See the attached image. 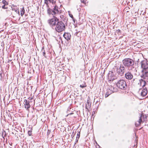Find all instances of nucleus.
<instances>
[{
  "mask_svg": "<svg viewBox=\"0 0 148 148\" xmlns=\"http://www.w3.org/2000/svg\"><path fill=\"white\" fill-rule=\"evenodd\" d=\"M60 8L56 5L54 7L51 9L48 8L47 10V13L49 15H52L53 18L48 20V22L50 26L52 27H55L59 22V19L56 16L59 14Z\"/></svg>",
  "mask_w": 148,
  "mask_h": 148,
  "instance_id": "f257e3e1",
  "label": "nucleus"
},
{
  "mask_svg": "<svg viewBox=\"0 0 148 148\" xmlns=\"http://www.w3.org/2000/svg\"><path fill=\"white\" fill-rule=\"evenodd\" d=\"M123 63L124 66L127 67L129 71H133L136 70L134 66V61L130 58H126L122 61Z\"/></svg>",
  "mask_w": 148,
  "mask_h": 148,
  "instance_id": "f03ea898",
  "label": "nucleus"
},
{
  "mask_svg": "<svg viewBox=\"0 0 148 148\" xmlns=\"http://www.w3.org/2000/svg\"><path fill=\"white\" fill-rule=\"evenodd\" d=\"M65 25L62 21H59L55 27L56 31L60 32L65 30Z\"/></svg>",
  "mask_w": 148,
  "mask_h": 148,
  "instance_id": "7ed1b4c3",
  "label": "nucleus"
},
{
  "mask_svg": "<svg viewBox=\"0 0 148 148\" xmlns=\"http://www.w3.org/2000/svg\"><path fill=\"white\" fill-rule=\"evenodd\" d=\"M116 84L117 86L121 89L124 90L126 88V83L123 79L119 80L117 83Z\"/></svg>",
  "mask_w": 148,
  "mask_h": 148,
  "instance_id": "20e7f679",
  "label": "nucleus"
},
{
  "mask_svg": "<svg viewBox=\"0 0 148 148\" xmlns=\"http://www.w3.org/2000/svg\"><path fill=\"white\" fill-rule=\"evenodd\" d=\"M116 67L117 72L119 74L121 75L124 74L125 71V68L124 65L121 64L119 67Z\"/></svg>",
  "mask_w": 148,
  "mask_h": 148,
  "instance_id": "39448f33",
  "label": "nucleus"
},
{
  "mask_svg": "<svg viewBox=\"0 0 148 148\" xmlns=\"http://www.w3.org/2000/svg\"><path fill=\"white\" fill-rule=\"evenodd\" d=\"M125 77L127 79L131 80L133 79L134 75L131 72L128 71L126 72Z\"/></svg>",
  "mask_w": 148,
  "mask_h": 148,
  "instance_id": "423d86ee",
  "label": "nucleus"
},
{
  "mask_svg": "<svg viewBox=\"0 0 148 148\" xmlns=\"http://www.w3.org/2000/svg\"><path fill=\"white\" fill-rule=\"evenodd\" d=\"M141 73L140 77L143 79H145L146 77H148V69L143 70L142 71Z\"/></svg>",
  "mask_w": 148,
  "mask_h": 148,
  "instance_id": "0eeeda50",
  "label": "nucleus"
},
{
  "mask_svg": "<svg viewBox=\"0 0 148 148\" xmlns=\"http://www.w3.org/2000/svg\"><path fill=\"white\" fill-rule=\"evenodd\" d=\"M108 79L109 81H112L116 79V77L114 75L113 72L110 71L108 74Z\"/></svg>",
  "mask_w": 148,
  "mask_h": 148,
  "instance_id": "6e6552de",
  "label": "nucleus"
},
{
  "mask_svg": "<svg viewBox=\"0 0 148 148\" xmlns=\"http://www.w3.org/2000/svg\"><path fill=\"white\" fill-rule=\"evenodd\" d=\"M139 92H140V94L141 96L145 97L147 93V90L146 88L140 89L139 90Z\"/></svg>",
  "mask_w": 148,
  "mask_h": 148,
  "instance_id": "1a4fd4ad",
  "label": "nucleus"
},
{
  "mask_svg": "<svg viewBox=\"0 0 148 148\" xmlns=\"http://www.w3.org/2000/svg\"><path fill=\"white\" fill-rule=\"evenodd\" d=\"M141 67L143 70L148 69V63L146 61H142L141 62Z\"/></svg>",
  "mask_w": 148,
  "mask_h": 148,
  "instance_id": "9d476101",
  "label": "nucleus"
},
{
  "mask_svg": "<svg viewBox=\"0 0 148 148\" xmlns=\"http://www.w3.org/2000/svg\"><path fill=\"white\" fill-rule=\"evenodd\" d=\"M30 101H27L26 99H25L24 100V104L25 108L27 109V110H29V109L30 107L29 103Z\"/></svg>",
  "mask_w": 148,
  "mask_h": 148,
  "instance_id": "9b49d317",
  "label": "nucleus"
},
{
  "mask_svg": "<svg viewBox=\"0 0 148 148\" xmlns=\"http://www.w3.org/2000/svg\"><path fill=\"white\" fill-rule=\"evenodd\" d=\"M113 89H114L112 87H111L110 88L107 90V91L105 95V97H108L110 95L114 92L112 90Z\"/></svg>",
  "mask_w": 148,
  "mask_h": 148,
  "instance_id": "f8f14e48",
  "label": "nucleus"
},
{
  "mask_svg": "<svg viewBox=\"0 0 148 148\" xmlns=\"http://www.w3.org/2000/svg\"><path fill=\"white\" fill-rule=\"evenodd\" d=\"M140 118L138 121H136L135 123V125L136 126H138L140 125L142 121V117L143 116V114H139Z\"/></svg>",
  "mask_w": 148,
  "mask_h": 148,
  "instance_id": "ddd939ff",
  "label": "nucleus"
},
{
  "mask_svg": "<svg viewBox=\"0 0 148 148\" xmlns=\"http://www.w3.org/2000/svg\"><path fill=\"white\" fill-rule=\"evenodd\" d=\"M49 2L50 3H52L53 4H54L56 3V1L54 0H45V3L47 7V9L48 8H50L48 5Z\"/></svg>",
  "mask_w": 148,
  "mask_h": 148,
  "instance_id": "4468645a",
  "label": "nucleus"
},
{
  "mask_svg": "<svg viewBox=\"0 0 148 148\" xmlns=\"http://www.w3.org/2000/svg\"><path fill=\"white\" fill-rule=\"evenodd\" d=\"M146 84V81L145 80H143L142 79H140L138 84H139L140 86L142 87L145 86Z\"/></svg>",
  "mask_w": 148,
  "mask_h": 148,
  "instance_id": "2eb2a0df",
  "label": "nucleus"
},
{
  "mask_svg": "<svg viewBox=\"0 0 148 148\" xmlns=\"http://www.w3.org/2000/svg\"><path fill=\"white\" fill-rule=\"evenodd\" d=\"M63 36L67 40H69L71 38V35L68 33H64L63 35Z\"/></svg>",
  "mask_w": 148,
  "mask_h": 148,
  "instance_id": "dca6fc26",
  "label": "nucleus"
},
{
  "mask_svg": "<svg viewBox=\"0 0 148 148\" xmlns=\"http://www.w3.org/2000/svg\"><path fill=\"white\" fill-rule=\"evenodd\" d=\"M21 15V16H23L24 14L25 11L24 7H23L22 9H21L20 10Z\"/></svg>",
  "mask_w": 148,
  "mask_h": 148,
  "instance_id": "f3484780",
  "label": "nucleus"
},
{
  "mask_svg": "<svg viewBox=\"0 0 148 148\" xmlns=\"http://www.w3.org/2000/svg\"><path fill=\"white\" fill-rule=\"evenodd\" d=\"M87 104H86V108H89L91 106V103L89 102V101L88 100H87Z\"/></svg>",
  "mask_w": 148,
  "mask_h": 148,
  "instance_id": "a211bd4d",
  "label": "nucleus"
},
{
  "mask_svg": "<svg viewBox=\"0 0 148 148\" xmlns=\"http://www.w3.org/2000/svg\"><path fill=\"white\" fill-rule=\"evenodd\" d=\"M2 137L4 138L6 136L5 132L4 130H3V131H2Z\"/></svg>",
  "mask_w": 148,
  "mask_h": 148,
  "instance_id": "6ab92c4d",
  "label": "nucleus"
},
{
  "mask_svg": "<svg viewBox=\"0 0 148 148\" xmlns=\"http://www.w3.org/2000/svg\"><path fill=\"white\" fill-rule=\"evenodd\" d=\"M2 3L4 4V5H8V3L5 0H3Z\"/></svg>",
  "mask_w": 148,
  "mask_h": 148,
  "instance_id": "aec40b11",
  "label": "nucleus"
},
{
  "mask_svg": "<svg viewBox=\"0 0 148 148\" xmlns=\"http://www.w3.org/2000/svg\"><path fill=\"white\" fill-rule=\"evenodd\" d=\"M86 85L85 84H82V85H80V87L82 88H83L85 87H86Z\"/></svg>",
  "mask_w": 148,
  "mask_h": 148,
  "instance_id": "412c9836",
  "label": "nucleus"
},
{
  "mask_svg": "<svg viewBox=\"0 0 148 148\" xmlns=\"http://www.w3.org/2000/svg\"><path fill=\"white\" fill-rule=\"evenodd\" d=\"M33 99V98L32 97H29L28 98V100H27V101H30V103L32 102L31 101V100H32Z\"/></svg>",
  "mask_w": 148,
  "mask_h": 148,
  "instance_id": "4be33fe9",
  "label": "nucleus"
},
{
  "mask_svg": "<svg viewBox=\"0 0 148 148\" xmlns=\"http://www.w3.org/2000/svg\"><path fill=\"white\" fill-rule=\"evenodd\" d=\"M28 135L29 136H31L32 135V131H28Z\"/></svg>",
  "mask_w": 148,
  "mask_h": 148,
  "instance_id": "5701e85b",
  "label": "nucleus"
},
{
  "mask_svg": "<svg viewBox=\"0 0 148 148\" xmlns=\"http://www.w3.org/2000/svg\"><path fill=\"white\" fill-rule=\"evenodd\" d=\"M86 0H81L82 3L85 4Z\"/></svg>",
  "mask_w": 148,
  "mask_h": 148,
  "instance_id": "b1692460",
  "label": "nucleus"
},
{
  "mask_svg": "<svg viewBox=\"0 0 148 148\" xmlns=\"http://www.w3.org/2000/svg\"><path fill=\"white\" fill-rule=\"evenodd\" d=\"M80 133L79 132H78L77 134V138H79V136H80Z\"/></svg>",
  "mask_w": 148,
  "mask_h": 148,
  "instance_id": "393cba45",
  "label": "nucleus"
},
{
  "mask_svg": "<svg viewBox=\"0 0 148 148\" xmlns=\"http://www.w3.org/2000/svg\"><path fill=\"white\" fill-rule=\"evenodd\" d=\"M5 5H3L2 7V8L3 9H7V7H5Z\"/></svg>",
  "mask_w": 148,
  "mask_h": 148,
  "instance_id": "a878e982",
  "label": "nucleus"
},
{
  "mask_svg": "<svg viewBox=\"0 0 148 148\" xmlns=\"http://www.w3.org/2000/svg\"><path fill=\"white\" fill-rule=\"evenodd\" d=\"M2 72L0 71V76L1 78L2 77Z\"/></svg>",
  "mask_w": 148,
  "mask_h": 148,
  "instance_id": "bb28decb",
  "label": "nucleus"
},
{
  "mask_svg": "<svg viewBox=\"0 0 148 148\" xmlns=\"http://www.w3.org/2000/svg\"><path fill=\"white\" fill-rule=\"evenodd\" d=\"M45 52L44 51V52H43V55L45 57H46L45 56Z\"/></svg>",
  "mask_w": 148,
  "mask_h": 148,
  "instance_id": "cd10ccee",
  "label": "nucleus"
},
{
  "mask_svg": "<svg viewBox=\"0 0 148 148\" xmlns=\"http://www.w3.org/2000/svg\"><path fill=\"white\" fill-rule=\"evenodd\" d=\"M69 16H70V17H71L73 19V15L72 14H69Z\"/></svg>",
  "mask_w": 148,
  "mask_h": 148,
  "instance_id": "c85d7f7f",
  "label": "nucleus"
},
{
  "mask_svg": "<svg viewBox=\"0 0 148 148\" xmlns=\"http://www.w3.org/2000/svg\"><path fill=\"white\" fill-rule=\"evenodd\" d=\"M15 11L16 12H17V13L18 12V14L19 15V14H19V11L18 10H17L16 11Z\"/></svg>",
  "mask_w": 148,
  "mask_h": 148,
  "instance_id": "c756f323",
  "label": "nucleus"
},
{
  "mask_svg": "<svg viewBox=\"0 0 148 148\" xmlns=\"http://www.w3.org/2000/svg\"><path fill=\"white\" fill-rule=\"evenodd\" d=\"M50 132V131H48V132H47V135H49V134Z\"/></svg>",
  "mask_w": 148,
  "mask_h": 148,
  "instance_id": "7c9ffc66",
  "label": "nucleus"
},
{
  "mask_svg": "<svg viewBox=\"0 0 148 148\" xmlns=\"http://www.w3.org/2000/svg\"><path fill=\"white\" fill-rule=\"evenodd\" d=\"M135 79H133V82H134L135 80Z\"/></svg>",
  "mask_w": 148,
  "mask_h": 148,
  "instance_id": "2f4dec72",
  "label": "nucleus"
}]
</instances>
